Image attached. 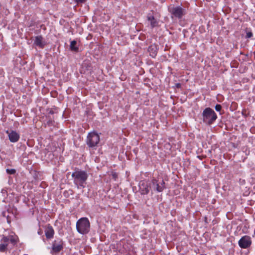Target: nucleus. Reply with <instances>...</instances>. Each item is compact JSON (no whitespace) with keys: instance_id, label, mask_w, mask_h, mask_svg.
I'll return each instance as SVG.
<instances>
[{"instance_id":"obj_1","label":"nucleus","mask_w":255,"mask_h":255,"mask_svg":"<svg viewBox=\"0 0 255 255\" xmlns=\"http://www.w3.org/2000/svg\"><path fill=\"white\" fill-rule=\"evenodd\" d=\"M71 176L73 179L74 184L77 188H85L88 178V174L86 171L76 168L72 173Z\"/></svg>"},{"instance_id":"obj_2","label":"nucleus","mask_w":255,"mask_h":255,"mask_svg":"<svg viewBox=\"0 0 255 255\" xmlns=\"http://www.w3.org/2000/svg\"><path fill=\"white\" fill-rule=\"evenodd\" d=\"M17 242V238L14 236H3L0 240V252L3 253L6 252L8 249L11 250Z\"/></svg>"},{"instance_id":"obj_3","label":"nucleus","mask_w":255,"mask_h":255,"mask_svg":"<svg viewBox=\"0 0 255 255\" xmlns=\"http://www.w3.org/2000/svg\"><path fill=\"white\" fill-rule=\"evenodd\" d=\"M203 122L206 125H212L217 119V115L215 111L210 108H205L202 114Z\"/></svg>"},{"instance_id":"obj_4","label":"nucleus","mask_w":255,"mask_h":255,"mask_svg":"<svg viewBox=\"0 0 255 255\" xmlns=\"http://www.w3.org/2000/svg\"><path fill=\"white\" fill-rule=\"evenodd\" d=\"M76 228L78 233L81 235L87 234L90 232V223L86 217L79 219L76 223Z\"/></svg>"},{"instance_id":"obj_5","label":"nucleus","mask_w":255,"mask_h":255,"mask_svg":"<svg viewBox=\"0 0 255 255\" xmlns=\"http://www.w3.org/2000/svg\"><path fill=\"white\" fill-rule=\"evenodd\" d=\"M149 184L151 191L161 192L166 188L165 183L163 179H156L153 178L150 181Z\"/></svg>"},{"instance_id":"obj_6","label":"nucleus","mask_w":255,"mask_h":255,"mask_svg":"<svg viewBox=\"0 0 255 255\" xmlns=\"http://www.w3.org/2000/svg\"><path fill=\"white\" fill-rule=\"evenodd\" d=\"M169 12L171 13L172 18L181 19L186 14L185 8L181 6H172L168 8Z\"/></svg>"},{"instance_id":"obj_7","label":"nucleus","mask_w":255,"mask_h":255,"mask_svg":"<svg viewBox=\"0 0 255 255\" xmlns=\"http://www.w3.org/2000/svg\"><path fill=\"white\" fill-rule=\"evenodd\" d=\"M100 142V136L95 131L89 132L87 136L86 142L90 148H95L97 146Z\"/></svg>"},{"instance_id":"obj_8","label":"nucleus","mask_w":255,"mask_h":255,"mask_svg":"<svg viewBox=\"0 0 255 255\" xmlns=\"http://www.w3.org/2000/svg\"><path fill=\"white\" fill-rule=\"evenodd\" d=\"M63 249V241L60 238H57L52 242L50 253L52 255H57Z\"/></svg>"},{"instance_id":"obj_9","label":"nucleus","mask_w":255,"mask_h":255,"mask_svg":"<svg viewBox=\"0 0 255 255\" xmlns=\"http://www.w3.org/2000/svg\"><path fill=\"white\" fill-rule=\"evenodd\" d=\"M252 241L251 238L247 235L242 237L238 242L239 247L242 249H248L252 245Z\"/></svg>"},{"instance_id":"obj_10","label":"nucleus","mask_w":255,"mask_h":255,"mask_svg":"<svg viewBox=\"0 0 255 255\" xmlns=\"http://www.w3.org/2000/svg\"><path fill=\"white\" fill-rule=\"evenodd\" d=\"M149 183L144 181L140 182L139 184V192L141 195H147L150 191Z\"/></svg>"},{"instance_id":"obj_11","label":"nucleus","mask_w":255,"mask_h":255,"mask_svg":"<svg viewBox=\"0 0 255 255\" xmlns=\"http://www.w3.org/2000/svg\"><path fill=\"white\" fill-rule=\"evenodd\" d=\"M147 19L150 23V25L151 28L159 26V20L155 18L152 14L148 13L147 14Z\"/></svg>"},{"instance_id":"obj_12","label":"nucleus","mask_w":255,"mask_h":255,"mask_svg":"<svg viewBox=\"0 0 255 255\" xmlns=\"http://www.w3.org/2000/svg\"><path fill=\"white\" fill-rule=\"evenodd\" d=\"M54 233L55 232L53 227L50 224L47 225L45 230V235L46 239L48 240L52 239Z\"/></svg>"},{"instance_id":"obj_13","label":"nucleus","mask_w":255,"mask_h":255,"mask_svg":"<svg viewBox=\"0 0 255 255\" xmlns=\"http://www.w3.org/2000/svg\"><path fill=\"white\" fill-rule=\"evenodd\" d=\"M158 50V45L155 43L150 45L147 49L148 52L149 53V55L152 58H155L156 56Z\"/></svg>"},{"instance_id":"obj_14","label":"nucleus","mask_w":255,"mask_h":255,"mask_svg":"<svg viewBox=\"0 0 255 255\" xmlns=\"http://www.w3.org/2000/svg\"><path fill=\"white\" fill-rule=\"evenodd\" d=\"M43 39V37L41 35L36 36L34 41V44L40 48H43L46 45V42Z\"/></svg>"},{"instance_id":"obj_15","label":"nucleus","mask_w":255,"mask_h":255,"mask_svg":"<svg viewBox=\"0 0 255 255\" xmlns=\"http://www.w3.org/2000/svg\"><path fill=\"white\" fill-rule=\"evenodd\" d=\"M8 137L11 142H15L19 140V135L15 131L12 130L8 133Z\"/></svg>"},{"instance_id":"obj_16","label":"nucleus","mask_w":255,"mask_h":255,"mask_svg":"<svg viewBox=\"0 0 255 255\" xmlns=\"http://www.w3.org/2000/svg\"><path fill=\"white\" fill-rule=\"evenodd\" d=\"M82 68L88 71H91L92 70V65L91 62L88 59L84 60L82 64Z\"/></svg>"},{"instance_id":"obj_17","label":"nucleus","mask_w":255,"mask_h":255,"mask_svg":"<svg viewBox=\"0 0 255 255\" xmlns=\"http://www.w3.org/2000/svg\"><path fill=\"white\" fill-rule=\"evenodd\" d=\"M70 49L73 52H78L79 47L77 46V41L75 40H72L70 42Z\"/></svg>"},{"instance_id":"obj_18","label":"nucleus","mask_w":255,"mask_h":255,"mask_svg":"<svg viewBox=\"0 0 255 255\" xmlns=\"http://www.w3.org/2000/svg\"><path fill=\"white\" fill-rule=\"evenodd\" d=\"M6 172L7 174L12 175L16 173V170L14 169H6Z\"/></svg>"},{"instance_id":"obj_19","label":"nucleus","mask_w":255,"mask_h":255,"mask_svg":"<svg viewBox=\"0 0 255 255\" xmlns=\"http://www.w3.org/2000/svg\"><path fill=\"white\" fill-rule=\"evenodd\" d=\"M8 213L7 212H3L2 213V215L3 217H6V219H7V222L8 223V224H10V220L9 219V217H8V215H7L6 214H7Z\"/></svg>"},{"instance_id":"obj_20","label":"nucleus","mask_w":255,"mask_h":255,"mask_svg":"<svg viewBox=\"0 0 255 255\" xmlns=\"http://www.w3.org/2000/svg\"><path fill=\"white\" fill-rule=\"evenodd\" d=\"M253 34L251 31H247L246 33V38H250L253 37Z\"/></svg>"},{"instance_id":"obj_21","label":"nucleus","mask_w":255,"mask_h":255,"mask_svg":"<svg viewBox=\"0 0 255 255\" xmlns=\"http://www.w3.org/2000/svg\"><path fill=\"white\" fill-rule=\"evenodd\" d=\"M75 2H76L77 4L84 3L86 2L87 0H73Z\"/></svg>"},{"instance_id":"obj_22","label":"nucleus","mask_w":255,"mask_h":255,"mask_svg":"<svg viewBox=\"0 0 255 255\" xmlns=\"http://www.w3.org/2000/svg\"><path fill=\"white\" fill-rule=\"evenodd\" d=\"M215 109L216 110V111L217 112H220L221 109H222V106L220 104H217L216 106H215Z\"/></svg>"},{"instance_id":"obj_23","label":"nucleus","mask_w":255,"mask_h":255,"mask_svg":"<svg viewBox=\"0 0 255 255\" xmlns=\"http://www.w3.org/2000/svg\"><path fill=\"white\" fill-rule=\"evenodd\" d=\"M175 87L177 88H180L181 87V84L179 83L175 84Z\"/></svg>"},{"instance_id":"obj_24","label":"nucleus","mask_w":255,"mask_h":255,"mask_svg":"<svg viewBox=\"0 0 255 255\" xmlns=\"http://www.w3.org/2000/svg\"><path fill=\"white\" fill-rule=\"evenodd\" d=\"M242 115L245 116V117H247L248 116V114H246V111H242Z\"/></svg>"},{"instance_id":"obj_25","label":"nucleus","mask_w":255,"mask_h":255,"mask_svg":"<svg viewBox=\"0 0 255 255\" xmlns=\"http://www.w3.org/2000/svg\"><path fill=\"white\" fill-rule=\"evenodd\" d=\"M5 192H6V190H4V189H2L1 190V193H4Z\"/></svg>"},{"instance_id":"obj_26","label":"nucleus","mask_w":255,"mask_h":255,"mask_svg":"<svg viewBox=\"0 0 255 255\" xmlns=\"http://www.w3.org/2000/svg\"><path fill=\"white\" fill-rule=\"evenodd\" d=\"M50 113L51 114H53L54 113V112L52 111H51L50 112Z\"/></svg>"},{"instance_id":"obj_27","label":"nucleus","mask_w":255,"mask_h":255,"mask_svg":"<svg viewBox=\"0 0 255 255\" xmlns=\"http://www.w3.org/2000/svg\"><path fill=\"white\" fill-rule=\"evenodd\" d=\"M38 234L40 235V234H41V231H38Z\"/></svg>"},{"instance_id":"obj_28","label":"nucleus","mask_w":255,"mask_h":255,"mask_svg":"<svg viewBox=\"0 0 255 255\" xmlns=\"http://www.w3.org/2000/svg\"><path fill=\"white\" fill-rule=\"evenodd\" d=\"M113 176H114V177H116V175H115V174L113 175Z\"/></svg>"},{"instance_id":"obj_29","label":"nucleus","mask_w":255,"mask_h":255,"mask_svg":"<svg viewBox=\"0 0 255 255\" xmlns=\"http://www.w3.org/2000/svg\"><path fill=\"white\" fill-rule=\"evenodd\" d=\"M255 236V233H254V235H253V237H254Z\"/></svg>"},{"instance_id":"obj_30","label":"nucleus","mask_w":255,"mask_h":255,"mask_svg":"<svg viewBox=\"0 0 255 255\" xmlns=\"http://www.w3.org/2000/svg\"><path fill=\"white\" fill-rule=\"evenodd\" d=\"M246 56L248 57V54H246Z\"/></svg>"}]
</instances>
